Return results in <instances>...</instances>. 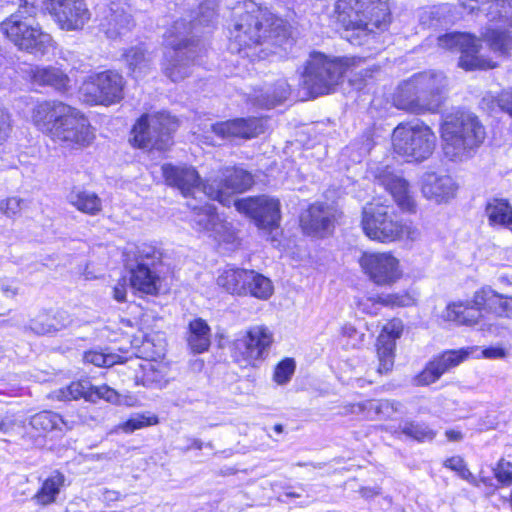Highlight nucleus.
Masks as SVG:
<instances>
[{
    "instance_id": "1",
    "label": "nucleus",
    "mask_w": 512,
    "mask_h": 512,
    "mask_svg": "<svg viewBox=\"0 0 512 512\" xmlns=\"http://www.w3.org/2000/svg\"><path fill=\"white\" fill-rule=\"evenodd\" d=\"M245 11L235 19L231 37L235 49L244 57L263 59L273 52L269 46L282 47L289 43L290 30L286 21L253 2L244 3Z\"/></svg>"
},
{
    "instance_id": "2",
    "label": "nucleus",
    "mask_w": 512,
    "mask_h": 512,
    "mask_svg": "<svg viewBox=\"0 0 512 512\" xmlns=\"http://www.w3.org/2000/svg\"><path fill=\"white\" fill-rule=\"evenodd\" d=\"M30 120L37 130L66 149L81 150L95 140V131L86 116L62 101L36 102Z\"/></svg>"
},
{
    "instance_id": "3",
    "label": "nucleus",
    "mask_w": 512,
    "mask_h": 512,
    "mask_svg": "<svg viewBox=\"0 0 512 512\" xmlns=\"http://www.w3.org/2000/svg\"><path fill=\"white\" fill-rule=\"evenodd\" d=\"M336 21L344 37L354 45H363L390 23L388 0H337Z\"/></svg>"
},
{
    "instance_id": "4",
    "label": "nucleus",
    "mask_w": 512,
    "mask_h": 512,
    "mask_svg": "<svg viewBox=\"0 0 512 512\" xmlns=\"http://www.w3.org/2000/svg\"><path fill=\"white\" fill-rule=\"evenodd\" d=\"M447 85L442 72H420L399 84L393 103L396 108L416 115L434 113L441 106V95Z\"/></svg>"
},
{
    "instance_id": "5",
    "label": "nucleus",
    "mask_w": 512,
    "mask_h": 512,
    "mask_svg": "<svg viewBox=\"0 0 512 512\" xmlns=\"http://www.w3.org/2000/svg\"><path fill=\"white\" fill-rule=\"evenodd\" d=\"M440 136L445 156L453 161H463L484 142L486 132L474 114L459 111L445 117Z\"/></svg>"
},
{
    "instance_id": "6",
    "label": "nucleus",
    "mask_w": 512,
    "mask_h": 512,
    "mask_svg": "<svg viewBox=\"0 0 512 512\" xmlns=\"http://www.w3.org/2000/svg\"><path fill=\"white\" fill-rule=\"evenodd\" d=\"M37 8L35 2L21 0L18 10L0 24V29L19 50L43 56L53 47V39L32 19Z\"/></svg>"
},
{
    "instance_id": "7",
    "label": "nucleus",
    "mask_w": 512,
    "mask_h": 512,
    "mask_svg": "<svg viewBox=\"0 0 512 512\" xmlns=\"http://www.w3.org/2000/svg\"><path fill=\"white\" fill-rule=\"evenodd\" d=\"M361 226L369 239L380 243H392L404 236L415 239L418 235L416 228L397 218L392 207L379 202L363 207Z\"/></svg>"
},
{
    "instance_id": "8",
    "label": "nucleus",
    "mask_w": 512,
    "mask_h": 512,
    "mask_svg": "<svg viewBox=\"0 0 512 512\" xmlns=\"http://www.w3.org/2000/svg\"><path fill=\"white\" fill-rule=\"evenodd\" d=\"M391 143L394 153L405 161L421 163L433 154L437 137L429 125L415 120L399 123L393 129Z\"/></svg>"
},
{
    "instance_id": "9",
    "label": "nucleus",
    "mask_w": 512,
    "mask_h": 512,
    "mask_svg": "<svg viewBox=\"0 0 512 512\" xmlns=\"http://www.w3.org/2000/svg\"><path fill=\"white\" fill-rule=\"evenodd\" d=\"M190 33V25L185 20H178L164 35L165 43L171 50L165 54L162 70L173 82L185 79L191 72L194 50L190 47Z\"/></svg>"
},
{
    "instance_id": "10",
    "label": "nucleus",
    "mask_w": 512,
    "mask_h": 512,
    "mask_svg": "<svg viewBox=\"0 0 512 512\" xmlns=\"http://www.w3.org/2000/svg\"><path fill=\"white\" fill-rule=\"evenodd\" d=\"M178 127L174 117L165 112L143 115L132 129L131 142L141 149L166 151L172 145V133Z\"/></svg>"
},
{
    "instance_id": "11",
    "label": "nucleus",
    "mask_w": 512,
    "mask_h": 512,
    "mask_svg": "<svg viewBox=\"0 0 512 512\" xmlns=\"http://www.w3.org/2000/svg\"><path fill=\"white\" fill-rule=\"evenodd\" d=\"M344 73L343 63L320 52L309 55L302 73V85L313 97L329 94Z\"/></svg>"
},
{
    "instance_id": "12",
    "label": "nucleus",
    "mask_w": 512,
    "mask_h": 512,
    "mask_svg": "<svg viewBox=\"0 0 512 512\" xmlns=\"http://www.w3.org/2000/svg\"><path fill=\"white\" fill-rule=\"evenodd\" d=\"M460 5L470 12L480 9L479 5L491 2L488 15L491 20L503 19L507 28H487L482 34V39L490 50L499 56H507L512 50V17H509L512 9V0H458Z\"/></svg>"
},
{
    "instance_id": "13",
    "label": "nucleus",
    "mask_w": 512,
    "mask_h": 512,
    "mask_svg": "<svg viewBox=\"0 0 512 512\" xmlns=\"http://www.w3.org/2000/svg\"><path fill=\"white\" fill-rule=\"evenodd\" d=\"M162 172L167 184L176 187L185 198H191L190 201L201 202L204 197L227 201L221 189H214L213 184H209L210 178L203 183L198 172L191 166L165 164L162 166Z\"/></svg>"
},
{
    "instance_id": "14",
    "label": "nucleus",
    "mask_w": 512,
    "mask_h": 512,
    "mask_svg": "<svg viewBox=\"0 0 512 512\" xmlns=\"http://www.w3.org/2000/svg\"><path fill=\"white\" fill-rule=\"evenodd\" d=\"M273 342L274 333L269 327L263 324L251 326L233 340V357L246 365L257 366L268 357Z\"/></svg>"
},
{
    "instance_id": "15",
    "label": "nucleus",
    "mask_w": 512,
    "mask_h": 512,
    "mask_svg": "<svg viewBox=\"0 0 512 512\" xmlns=\"http://www.w3.org/2000/svg\"><path fill=\"white\" fill-rule=\"evenodd\" d=\"M123 87L122 75L107 70L87 76L80 87V94L88 104L108 106L123 98Z\"/></svg>"
},
{
    "instance_id": "16",
    "label": "nucleus",
    "mask_w": 512,
    "mask_h": 512,
    "mask_svg": "<svg viewBox=\"0 0 512 512\" xmlns=\"http://www.w3.org/2000/svg\"><path fill=\"white\" fill-rule=\"evenodd\" d=\"M359 265L364 275L379 287H392L404 276L400 259L390 251L364 252Z\"/></svg>"
},
{
    "instance_id": "17",
    "label": "nucleus",
    "mask_w": 512,
    "mask_h": 512,
    "mask_svg": "<svg viewBox=\"0 0 512 512\" xmlns=\"http://www.w3.org/2000/svg\"><path fill=\"white\" fill-rule=\"evenodd\" d=\"M438 46L447 50H459V66L465 70L492 69L497 63L480 54L479 39L466 33H447L438 37Z\"/></svg>"
},
{
    "instance_id": "18",
    "label": "nucleus",
    "mask_w": 512,
    "mask_h": 512,
    "mask_svg": "<svg viewBox=\"0 0 512 512\" xmlns=\"http://www.w3.org/2000/svg\"><path fill=\"white\" fill-rule=\"evenodd\" d=\"M47 10L64 31L82 30L91 19L85 0H47Z\"/></svg>"
},
{
    "instance_id": "19",
    "label": "nucleus",
    "mask_w": 512,
    "mask_h": 512,
    "mask_svg": "<svg viewBox=\"0 0 512 512\" xmlns=\"http://www.w3.org/2000/svg\"><path fill=\"white\" fill-rule=\"evenodd\" d=\"M236 209L251 217L262 229L277 227L281 218L280 202L269 196H257L240 199L234 202Z\"/></svg>"
},
{
    "instance_id": "20",
    "label": "nucleus",
    "mask_w": 512,
    "mask_h": 512,
    "mask_svg": "<svg viewBox=\"0 0 512 512\" xmlns=\"http://www.w3.org/2000/svg\"><path fill=\"white\" fill-rule=\"evenodd\" d=\"M118 394L119 392L106 384L93 386L89 381L81 380L72 382L66 387L53 391L50 397L58 401H70L84 398L87 401L96 402L99 399H103L115 405L118 400Z\"/></svg>"
},
{
    "instance_id": "21",
    "label": "nucleus",
    "mask_w": 512,
    "mask_h": 512,
    "mask_svg": "<svg viewBox=\"0 0 512 512\" xmlns=\"http://www.w3.org/2000/svg\"><path fill=\"white\" fill-rule=\"evenodd\" d=\"M210 131L219 139H251L264 132L260 118H236L210 125Z\"/></svg>"
},
{
    "instance_id": "22",
    "label": "nucleus",
    "mask_w": 512,
    "mask_h": 512,
    "mask_svg": "<svg viewBox=\"0 0 512 512\" xmlns=\"http://www.w3.org/2000/svg\"><path fill=\"white\" fill-rule=\"evenodd\" d=\"M254 183L252 175L240 168L227 167L219 170L215 178H210L209 184H213L214 189H221L223 197L227 201H219L225 206L232 202V195L242 193L248 190Z\"/></svg>"
},
{
    "instance_id": "23",
    "label": "nucleus",
    "mask_w": 512,
    "mask_h": 512,
    "mask_svg": "<svg viewBox=\"0 0 512 512\" xmlns=\"http://www.w3.org/2000/svg\"><path fill=\"white\" fill-rule=\"evenodd\" d=\"M100 30L110 39H116L128 33L134 26L126 2H111L100 19Z\"/></svg>"
},
{
    "instance_id": "24",
    "label": "nucleus",
    "mask_w": 512,
    "mask_h": 512,
    "mask_svg": "<svg viewBox=\"0 0 512 512\" xmlns=\"http://www.w3.org/2000/svg\"><path fill=\"white\" fill-rule=\"evenodd\" d=\"M197 201L187 202V206L192 211L193 228L209 234L218 241L225 240L222 233L227 228L226 223L215 212L214 206L208 203L198 204Z\"/></svg>"
},
{
    "instance_id": "25",
    "label": "nucleus",
    "mask_w": 512,
    "mask_h": 512,
    "mask_svg": "<svg viewBox=\"0 0 512 512\" xmlns=\"http://www.w3.org/2000/svg\"><path fill=\"white\" fill-rule=\"evenodd\" d=\"M403 328V323L399 319H392L383 326L377 340L378 372L380 374L392 370L396 340L401 337Z\"/></svg>"
},
{
    "instance_id": "26",
    "label": "nucleus",
    "mask_w": 512,
    "mask_h": 512,
    "mask_svg": "<svg viewBox=\"0 0 512 512\" xmlns=\"http://www.w3.org/2000/svg\"><path fill=\"white\" fill-rule=\"evenodd\" d=\"M420 182L423 196L437 204L447 203L455 197L458 189L454 179L447 174L426 172L421 176Z\"/></svg>"
},
{
    "instance_id": "27",
    "label": "nucleus",
    "mask_w": 512,
    "mask_h": 512,
    "mask_svg": "<svg viewBox=\"0 0 512 512\" xmlns=\"http://www.w3.org/2000/svg\"><path fill=\"white\" fill-rule=\"evenodd\" d=\"M335 210L333 207L321 203L312 204L301 215L300 222L304 232L311 236L323 237L333 227Z\"/></svg>"
},
{
    "instance_id": "28",
    "label": "nucleus",
    "mask_w": 512,
    "mask_h": 512,
    "mask_svg": "<svg viewBox=\"0 0 512 512\" xmlns=\"http://www.w3.org/2000/svg\"><path fill=\"white\" fill-rule=\"evenodd\" d=\"M347 412L363 415L368 420H391L395 415L403 412V405L396 400H366L347 406Z\"/></svg>"
},
{
    "instance_id": "29",
    "label": "nucleus",
    "mask_w": 512,
    "mask_h": 512,
    "mask_svg": "<svg viewBox=\"0 0 512 512\" xmlns=\"http://www.w3.org/2000/svg\"><path fill=\"white\" fill-rule=\"evenodd\" d=\"M376 177L381 185L390 192L395 202L402 210H414L415 201L410 194L409 184L405 179L389 171H385Z\"/></svg>"
},
{
    "instance_id": "30",
    "label": "nucleus",
    "mask_w": 512,
    "mask_h": 512,
    "mask_svg": "<svg viewBox=\"0 0 512 512\" xmlns=\"http://www.w3.org/2000/svg\"><path fill=\"white\" fill-rule=\"evenodd\" d=\"M26 73L34 85L49 86L59 92H65L69 88V77L57 67L31 66Z\"/></svg>"
},
{
    "instance_id": "31",
    "label": "nucleus",
    "mask_w": 512,
    "mask_h": 512,
    "mask_svg": "<svg viewBox=\"0 0 512 512\" xmlns=\"http://www.w3.org/2000/svg\"><path fill=\"white\" fill-rule=\"evenodd\" d=\"M130 287L143 294L155 295L158 293L161 281L156 268L145 266L139 262L135 269L131 270Z\"/></svg>"
},
{
    "instance_id": "32",
    "label": "nucleus",
    "mask_w": 512,
    "mask_h": 512,
    "mask_svg": "<svg viewBox=\"0 0 512 512\" xmlns=\"http://www.w3.org/2000/svg\"><path fill=\"white\" fill-rule=\"evenodd\" d=\"M484 212L489 226L512 231V205L508 200L503 198L490 199Z\"/></svg>"
},
{
    "instance_id": "33",
    "label": "nucleus",
    "mask_w": 512,
    "mask_h": 512,
    "mask_svg": "<svg viewBox=\"0 0 512 512\" xmlns=\"http://www.w3.org/2000/svg\"><path fill=\"white\" fill-rule=\"evenodd\" d=\"M67 201L78 211L89 216H96L102 211V200L92 191L79 187L71 189Z\"/></svg>"
},
{
    "instance_id": "34",
    "label": "nucleus",
    "mask_w": 512,
    "mask_h": 512,
    "mask_svg": "<svg viewBox=\"0 0 512 512\" xmlns=\"http://www.w3.org/2000/svg\"><path fill=\"white\" fill-rule=\"evenodd\" d=\"M66 478L59 471L52 472L43 482L31 500L39 506H47L56 502Z\"/></svg>"
},
{
    "instance_id": "35",
    "label": "nucleus",
    "mask_w": 512,
    "mask_h": 512,
    "mask_svg": "<svg viewBox=\"0 0 512 512\" xmlns=\"http://www.w3.org/2000/svg\"><path fill=\"white\" fill-rule=\"evenodd\" d=\"M290 94V88L286 80L280 79L274 87H267L255 90L251 95V101L262 108H272L276 104L283 102Z\"/></svg>"
},
{
    "instance_id": "36",
    "label": "nucleus",
    "mask_w": 512,
    "mask_h": 512,
    "mask_svg": "<svg viewBox=\"0 0 512 512\" xmlns=\"http://www.w3.org/2000/svg\"><path fill=\"white\" fill-rule=\"evenodd\" d=\"M248 270L226 267L217 277V284L230 294H247Z\"/></svg>"
},
{
    "instance_id": "37",
    "label": "nucleus",
    "mask_w": 512,
    "mask_h": 512,
    "mask_svg": "<svg viewBox=\"0 0 512 512\" xmlns=\"http://www.w3.org/2000/svg\"><path fill=\"white\" fill-rule=\"evenodd\" d=\"M123 57L132 76L136 79L143 77L151 69L153 57L143 45L131 47Z\"/></svg>"
},
{
    "instance_id": "38",
    "label": "nucleus",
    "mask_w": 512,
    "mask_h": 512,
    "mask_svg": "<svg viewBox=\"0 0 512 512\" xmlns=\"http://www.w3.org/2000/svg\"><path fill=\"white\" fill-rule=\"evenodd\" d=\"M480 312L477 308L468 307L464 302H451L441 313V318L444 321L454 322L460 325H476Z\"/></svg>"
},
{
    "instance_id": "39",
    "label": "nucleus",
    "mask_w": 512,
    "mask_h": 512,
    "mask_svg": "<svg viewBox=\"0 0 512 512\" xmlns=\"http://www.w3.org/2000/svg\"><path fill=\"white\" fill-rule=\"evenodd\" d=\"M188 345L194 353H203L208 350L211 344L210 327L201 318L194 319L189 323Z\"/></svg>"
},
{
    "instance_id": "40",
    "label": "nucleus",
    "mask_w": 512,
    "mask_h": 512,
    "mask_svg": "<svg viewBox=\"0 0 512 512\" xmlns=\"http://www.w3.org/2000/svg\"><path fill=\"white\" fill-rule=\"evenodd\" d=\"M30 425L40 433L72 429V425L65 421L59 414L50 411H43L32 416Z\"/></svg>"
},
{
    "instance_id": "41",
    "label": "nucleus",
    "mask_w": 512,
    "mask_h": 512,
    "mask_svg": "<svg viewBox=\"0 0 512 512\" xmlns=\"http://www.w3.org/2000/svg\"><path fill=\"white\" fill-rule=\"evenodd\" d=\"M247 294L258 299L266 300L273 294V285L269 278L248 270Z\"/></svg>"
},
{
    "instance_id": "42",
    "label": "nucleus",
    "mask_w": 512,
    "mask_h": 512,
    "mask_svg": "<svg viewBox=\"0 0 512 512\" xmlns=\"http://www.w3.org/2000/svg\"><path fill=\"white\" fill-rule=\"evenodd\" d=\"M451 6L449 4H441L423 8L419 14V21L423 26L434 27L442 23L451 22L449 13Z\"/></svg>"
},
{
    "instance_id": "43",
    "label": "nucleus",
    "mask_w": 512,
    "mask_h": 512,
    "mask_svg": "<svg viewBox=\"0 0 512 512\" xmlns=\"http://www.w3.org/2000/svg\"><path fill=\"white\" fill-rule=\"evenodd\" d=\"M376 303L390 308L411 307L417 303V295L412 290H402L395 293L379 295Z\"/></svg>"
},
{
    "instance_id": "44",
    "label": "nucleus",
    "mask_w": 512,
    "mask_h": 512,
    "mask_svg": "<svg viewBox=\"0 0 512 512\" xmlns=\"http://www.w3.org/2000/svg\"><path fill=\"white\" fill-rule=\"evenodd\" d=\"M474 351L473 348L459 349V350H448L435 357L433 360L444 374L449 369L458 366L460 363L465 361Z\"/></svg>"
},
{
    "instance_id": "45",
    "label": "nucleus",
    "mask_w": 512,
    "mask_h": 512,
    "mask_svg": "<svg viewBox=\"0 0 512 512\" xmlns=\"http://www.w3.org/2000/svg\"><path fill=\"white\" fill-rule=\"evenodd\" d=\"M158 423V417L156 415L147 414H135L127 421L121 423L118 429L124 433H132L135 430H139L148 426L156 425Z\"/></svg>"
},
{
    "instance_id": "46",
    "label": "nucleus",
    "mask_w": 512,
    "mask_h": 512,
    "mask_svg": "<svg viewBox=\"0 0 512 512\" xmlns=\"http://www.w3.org/2000/svg\"><path fill=\"white\" fill-rule=\"evenodd\" d=\"M401 433L417 441L432 440L435 432L423 423L409 421L401 427Z\"/></svg>"
},
{
    "instance_id": "47",
    "label": "nucleus",
    "mask_w": 512,
    "mask_h": 512,
    "mask_svg": "<svg viewBox=\"0 0 512 512\" xmlns=\"http://www.w3.org/2000/svg\"><path fill=\"white\" fill-rule=\"evenodd\" d=\"M83 358L86 363H91L98 367H111L122 362V357L120 355L98 350L85 352Z\"/></svg>"
},
{
    "instance_id": "48",
    "label": "nucleus",
    "mask_w": 512,
    "mask_h": 512,
    "mask_svg": "<svg viewBox=\"0 0 512 512\" xmlns=\"http://www.w3.org/2000/svg\"><path fill=\"white\" fill-rule=\"evenodd\" d=\"M443 375L434 360L428 362L425 368L413 378L415 386H428L435 383Z\"/></svg>"
},
{
    "instance_id": "49",
    "label": "nucleus",
    "mask_w": 512,
    "mask_h": 512,
    "mask_svg": "<svg viewBox=\"0 0 512 512\" xmlns=\"http://www.w3.org/2000/svg\"><path fill=\"white\" fill-rule=\"evenodd\" d=\"M162 253L153 245L142 244L137 247L136 260L137 264L143 262L145 266L156 268L160 263Z\"/></svg>"
},
{
    "instance_id": "50",
    "label": "nucleus",
    "mask_w": 512,
    "mask_h": 512,
    "mask_svg": "<svg viewBox=\"0 0 512 512\" xmlns=\"http://www.w3.org/2000/svg\"><path fill=\"white\" fill-rule=\"evenodd\" d=\"M295 371V361L291 358L282 360L275 368L274 381L279 385L288 383Z\"/></svg>"
},
{
    "instance_id": "51",
    "label": "nucleus",
    "mask_w": 512,
    "mask_h": 512,
    "mask_svg": "<svg viewBox=\"0 0 512 512\" xmlns=\"http://www.w3.org/2000/svg\"><path fill=\"white\" fill-rule=\"evenodd\" d=\"M487 290H493V289L486 286V287H482L481 289H479L478 291H476L474 293V296L472 299L473 306H475V308H477V311H480L481 309H486V310H489L492 313L497 315L499 302L491 301L492 297H489L488 295L485 296L484 293H482Z\"/></svg>"
},
{
    "instance_id": "52",
    "label": "nucleus",
    "mask_w": 512,
    "mask_h": 512,
    "mask_svg": "<svg viewBox=\"0 0 512 512\" xmlns=\"http://www.w3.org/2000/svg\"><path fill=\"white\" fill-rule=\"evenodd\" d=\"M444 465L445 467L457 472L461 478L467 480L468 482L476 486H479V483L476 481L475 477L472 475L469 469L466 468L464 461L461 457H451L444 462Z\"/></svg>"
},
{
    "instance_id": "53",
    "label": "nucleus",
    "mask_w": 512,
    "mask_h": 512,
    "mask_svg": "<svg viewBox=\"0 0 512 512\" xmlns=\"http://www.w3.org/2000/svg\"><path fill=\"white\" fill-rule=\"evenodd\" d=\"M341 337L346 346L357 348L363 343L365 334L358 331L353 325L345 324L341 328Z\"/></svg>"
},
{
    "instance_id": "54",
    "label": "nucleus",
    "mask_w": 512,
    "mask_h": 512,
    "mask_svg": "<svg viewBox=\"0 0 512 512\" xmlns=\"http://www.w3.org/2000/svg\"><path fill=\"white\" fill-rule=\"evenodd\" d=\"M30 329L38 335H46L56 332L55 323L53 317L47 315H40L37 318L31 320Z\"/></svg>"
},
{
    "instance_id": "55",
    "label": "nucleus",
    "mask_w": 512,
    "mask_h": 512,
    "mask_svg": "<svg viewBox=\"0 0 512 512\" xmlns=\"http://www.w3.org/2000/svg\"><path fill=\"white\" fill-rule=\"evenodd\" d=\"M483 293L485 296L492 297L491 301L499 302L497 316L512 318V297L503 296L494 290H487Z\"/></svg>"
},
{
    "instance_id": "56",
    "label": "nucleus",
    "mask_w": 512,
    "mask_h": 512,
    "mask_svg": "<svg viewBox=\"0 0 512 512\" xmlns=\"http://www.w3.org/2000/svg\"><path fill=\"white\" fill-rule=\"evenodd\" d=\"M199 9V15L193 24V29H196L198 25L208 26L209 24L213 23L216 17L214 5L211 2L202 4Z\"/></svg>"
},
{
    "instance_id": "57",
    "label": "nucleus",
    "mask_w": 512,
    "mask_h": 512,
    "mask_svg": "<svg viewBox=\"0 0 512 512\" xmlns=\"http://www.w3.org/2000/svg\"><path fill=\"white\" fill-rule=\"evenodd\" d=\"M494 474L499 483L505 486L512 484V463L501 459L496 468Z\"/></svg>"
},
{
    "instance_id": "58",
    "label": "nucleus",
    "mask_w": 512,
    "mask_h": 512,
    "mask_svg": "<svg viewBox=\"0 0 512 512\" xmlns=\"http://www.w3.org/2000/svg\"><path fill=\"white\" fill-rule=\"evenodd\" d=\"M23 200L11 197L0 203V210L7 216L17 215L22 209Z\"/></svg>"
},
{
    "instance_id": "59",
    "label": "nucleus",
    "mask_w": 512,
    "mask_h": 512,
    "mask_svg": "<svg viewBox=\"0 0 512 512\" xmlns=\"http://www.w3.org/2000/svg\"><path fill=\"white\" fill-rule=\"evenodd\" d=\"M10 130V114L4 108L0 107V143L3 142L8 137Z\"/></svg>"
},
{
    "instance_id": "60",
    "label": "nucleus",
    "mask_w": 512,
    "mask_h": 512,
    "mask_svg": "<svg viewBox=\"0 0 512 512\" xmlns=\"http://www.w3.org/2000/svg\"><path fill=\"white\" fill-rule=\"evenodd\" d=\"M497 102L499 107L512 117V88L501 92Z\"/></svg>"
},
{
    "instance_id": "61",
    "label": "nucleus",
    "mask_w": 512,
    "mask_h": 512,
    "mask_svg": "<svg viewBox=\"0 0 512 512\" xmlns=\"http://www.w3.org/2000/svg\"><path fill=\"white\" fill-rule=\"evenodd\" d=\"M128 281L125 277L119 279L113 287V297L118 302L126 301Z\"/></svg>"
},
{
    "instance_id": "62",
    "label": "nucleus",
    "mask_w": 512,
    "mask_h": 512,
    "mask_svg": "<svg viewBox=\"0 0 512 512\" xmlns=\"http://www.w3.org/2000/svg\"><path fill=\"white\" fill-rule=\"evenodd\" d=\"M53 322L55 323L56 330L59 331L69 326L72 319L67 311L59 310L53 315Z\"/></svg>"
},
{
    "instance_id": "63",
    "label": "nucleus",
    "mask_w": 512,
    "mask_h": 512,
    "mask_svg": "<svg viewBox=\"0 0 512 512\" xmlns=\"http://www.w3.org/2000/svg\"><path fill=\"white\" fill-rule=\"evenodd\" d=\"M138 403H139V400L138 398L131 394V393H126V394H118V400H117V403H115V405L117 406H126V407H136L138 406Z\"/></svg>"
},
{
    "instance_id": "64",
    "label": "nucleus",
    "mask_w": 512,
    "mask_h": 512,
    "mask_svg": "<svg viewBox=\"0 0 512 512\" xmlns=\"http://www.w3.org/2000/svg\"><path fill=\"white\" fill-rule=\"evenodd\" d=\"M16 425V420L12 415H5L0 417V432L3 434H10Z\"/></svg>"
}]
</instances>
